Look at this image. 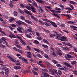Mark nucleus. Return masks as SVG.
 Returning a JSON list of instances; mask_svg holds the SVG:
<instances>
[{
  "mask_svg": "<svg viewBox=\"0 0 77 77\" xmlns=\"http://www.w3.org/2000/svg\"><path fill=\"white\" fill-rule=\"evenodd\" d=\"M49 72L51 73L53 75H54L55 77H59L58 74H57V71L56 70L54 69H50L49 70Z\"/></svg>",
  "mask_w": 77,
  "mask_h": 77,
  "instance_id": "1",
  "label": "nucleus"
},
{
  "mask_svg": "<svg viewBox=\"0 0 77 77\" xmlns=\"http://www.w3.org/2000/svg\"><path fill=\"white\" fill-rule=\"evenodd\" d=\"M50 11L51 12H52V13H53V15H54V16H55V17H57V18H60V17L59 16V15H58V14L55 13V11H56L53 10L51 9L50 10Z\"/></svg>",
  "mask_w": 77,
  "mask_h": 77,
  "instance_id": "2",
  "label": "nucleus"
},
{
  "mask_svg": "<svg viewBox=\"0 0 77 77\" xmlns=\"http://www.w3.org/2000/svg\"><path fill=\"white\" fill-rule=\"evenodd\" d=\"M54 48H53V47H51L50 48V51L51 53V54L52 55H53L54 56H55V53L54 52L55 51Z\"/></svg>",
  "mask_w": 77,
  "mask_h": 77,
  "instance_id": "3",
  "label": "nucleus"
},
{
  "mask_svg": "<svg viewBox=\"0 0 77 77\" xmlns=\"http://www.w3.org/2000/svg\"><path fill=\"white\" fill-rule=\"evenodd\" d=\"M16 23L17 24H19V25H21V24H23L24 25H26V23H24L23 22H22L21 21L19 20V21H16Z\"/></svg>",
  "mask_w": 77,
  "mask_h": 77,
  "instance_id": "4",
  "label": "nucleus"
},
{
  "mask_svg": "<svg viewBox=\"0 0 77 77\" xmlns=\"http://www.w3.org/2000/svg\"><path fill=\"white\" fill-rule=\"evenodd\" d=\"M60 40L62 41L65 42L66 41V38L64 36H62L60 37Z\"/></svg>",
  "mask_w": 77,
  "mask_h": 77,
  "instance_id": "5",
  "label": "nucleus"
},
{
  "mask_svg": "<svg viewBox=\"0 0 77 77\" xmlns=\"http://www.w3.org/2000/svg\"><path fill=\"white\" fill-rule=\"evenodd\" d=\"M63 63L65 66H67V67H69V68H72V67L70 64H69V63H66L65 62H63Z\"/></svg>",
  "mask_w": 77,
  "mask_h": 77,
  "instance_id": "6",
  "label": "nucleus"
},
{
  "mask_svg": "<svg viewBox=\"0 0 77 77\" xmlns=\"http://www.w3.org/2000/svg\"><path fill=\"white\" fill-rule=\"evenodd\" d=\"M17 30L20 33H23V31H22L23 30V29H22V28H21V27L20 26L18 27V28H17Z\"/></svg>",
  "mask_w": 77,
  "mask_h": 77,
  "instance_id": "7",
  "label": "nucleus"
},
{
  "mask_svg": "<svg viewBox=\"0 0 77 77\" xmlns=\"http://www.w3.org/2000/svg\"><path fill=\"white\" fill-rule=\"evenodd\" d=\"M27 56L28 57H29V58H31L32 57V55H31V54H31V53L30 52H27Z\"/></svg>",
  "mask_w": 77,
  "mask_h": 77,
  "instance_id": "8",
  "label": "nucleus"
},
{
  "mask_svg": "<svg viewBox=\"0 0 77 77\" xmlns=\"http://www.w3.org/2000/svg\"><path fill=\"white\" fill-rule=\"evenodd\" d=\"M23 12L25 13V14H27L28 15H32V14L29 12V11L27 10H23Z\"/></svg>",
  "mask_w": 77,
  "mask_h": 77,
  "instance_id": "9",
  "label": "nucleus"
},
{
  "mask_svg": "<svg viewBox=\"0 0 77 77\" xmlns=\"http://www.w3.org/2000/svg\"><path fill=\"white\" fill-rule=\"evenodd\" d=\"M42 74H43L44 77H50L49 75H48V74L47 73H45L44 72H43Z\"/></svg>",
  "mask_w": 77,
  "mask_h": 77,
  "instance_id": "10",
  "label": "nucleus"
},
{
  "mask_svg": "<svg viewBox=\"0 0 77 77\" xmlns=\"http://www.w3.org/2000/svg\"><path fill=\"white\" fill-rule=\"evenodd\" d=\"M51 23L54 27H57V26L54 22L51 21Z\"/></svg>",
  "mask_w": 77,
  "mask_h": 77,
  "instance_id": "11",
  "label": "nucleus"
},
{
  "mask_svg": "<svg viewBox=\"0 0 77 77\" xmlns=\"http://www.w3.org/2000/svg\"><path fill=\"white\" fill-rule=\"evenodd\" d=\"M64 44H65V45H69V46H70V47H73V45L69 43L64 42Z\"/></svg>",
  "mask_w": 77,
  "mask_h": 77,
  "instance_id": "12",
  "label": "nucleus"
},
{
  "mask_svg": "<svg viewBox=\"0 0 77 77\" xmlns=\"http://www.w3.org/2000/svg\"><path fill=\"white\" fill-rule=\"evenodd\" d=\"M64 44H65V45H69V46H70V47H73V45L69 43L64 42Z\"/></svg>",
  "mask_w": 77,
  "mask_h": 77,
  "instance_id": "13",
  "label": "nucleus"
},
{
  "mask_svg": "<svg viewBox=\"0 0 77 77\" xmlns=\"http://www.w3.org/2000/svg\"><path fill=\"white\" fill-rule=\"evenodd\" d=\"M66 56H67L68 57H69V58H70V59H72V58L75 59V57L72 56H71L69 54H67Z\"/></svg>",
  "mask_w": 77,
  "mask_h": 77,
  "instance_id": "14",
  "label": "nucleus"
},
{
  "mask_svg": "<svg viewBox=\"0 0 77 77\" xmlns=\"http://www.w3.org/2000/svg\"><path fill=\"white\" fill-rule=\"evenodd\" d=\"M32 4L33 6H35V7H37V6H38L36 2L34 1H33L32 2Z\"/></svg>",
  "mask_w": 77,
  "mask_h": 77,
  "instance_id": "15",
  "label": "nucleus"
},
{
  "mask_svg": "<svg viewBox=\"0 0 77 77\" xmlns=\"http://www.w3.org/2000/svg\"><path fill=\"white\" fill-rule=\"evenodd\" d=\"M70 27L72 28L73 30H76L77 29V27L76 26L73 25H70Z\"/></svg>",
  "mask_w": 77,
  "mask_h": 77,
  "instance_id": "16",
  "label": "nucleus"
},
{
  "mask_svg": "<svg viewBox=\"0 0 77 77\" xmlns=\"http://www.w3.org/2000/svg\"><path fill=\"white\" fill-rule=\"evenodd\" d=\"M31 11L32 12H34V13L36 12V11H35V8H34V7H33L32 6H31Z\"/></svg>",
  "mask_w": 77,
  "mask_h": 77,
  "instance_id": "17",
  "label": "nucleus"
},
{
  "mask_svg": "<svg viewBox=\"0 0 77 77\" xmlns=\"http://www.w3.org/2000/svg\"><path fill=\"white\" fill-rule=\"evenodd\" d=\"M9 69H6L5 71V74L6 75H8V74H9Z\"/></svg>",
  "mask_w": 77,
  "mask_h": 77,
  "instance_id": "18",
  "label": "nucleus"
},
{
  "mask_svg": "<svg viewBox=\"0 0 77 77\" xmlns=\"http://www.w3.org/2000/svg\"><path fill=\"white\" fill-rule=\"evenodd\" d=\"M21 68V67L19 66H16L14 67V69H19Z\"/></svg>",
  "mask_w": 77,
  "mask_h": 77,
  "instance_id": "19",
  "label": "nucleus"
},
{
  "mask_svg": "<svg viewBox=\"0 0 77 77\" xmlns=\"http://www.w3.org/2000/svg\"><path fill=\"white\" fill-rule=\"evenodd\" d=\"M55 49H56L57 51V53H59V52H61V50H60V49L59 48H55Z\"/></svg>",
  "mask_w": 77,
  "mask_h": 77,
  "instance_id": "20",
  "label": "nucleus"
},
{
  "mask_svg": "<svg viewBox=\"0 0 77 77\" xmlns=\"http://www.w3.org/2000/svg\"><path fill=\"white\" fill-rule=\"evenodd\" d=\"M25 21L28 24H32V22L30 21V20H25Z\"/></svg>",
  "mask_w": 77,
  "mask_h": 77,
  "instance_id": "21",
  "label": "nucleus"
},
{
  "mask_svg": "<svg viewBox=\"0 0 77 77\" xmlns=\"http://www.w3.org/2000/svg\"><path fill=\"white\" fill-rule=\"evenodd\" d=\"M44 24L45 25L48 26H51L50 23L47 22H45Z\"/></svg>",
  "mask_w": 77,
  "mask_h": 77,
  "instance_id": "22",
  "label": "nucleus"
},
{
  "mask_svg": "<svg viewBox=\"0 0 77 77\" xmlns=\"http://www.w3.org/2000/svg\"><path fill=\"white\" fill-rule=\"evenodd\" d=\"M28 32H30V33H31V32H32V28L31 27H29V29H28Z\"/></svg>",
  "mask_w": 77,
  "mask_h": 77,
  "instance_id": "23",
  "label": "nucleus"
},
{
  "mask_svg": "<svg viewBox=\"0 0 77 77\" xmlns=\"http://www.w3.org/2000/svg\"><path fill=\"white\" fill-rule=\"evenodd\" d=\"M44 56H45V58H46L48 60H50V58H49V57H48V56L46 54H45Z\"/></svg>",
  "mask_w": 77,
  "mask_h": 77,
  "instance_id": "24",
  "label": "nucleus"
},
{
  "mask_svg": "<svg viewBox=\"0 0 77 77\" xmlns=\"http://www.w3.org/2000/svg\"><path fill=\"white\" fill-rule=\"evenodd\" d=\"M10 59L11 60V61H12V62H15L16 61L15 59H14V58L12 57H11Z\"/></svg>",
  "mask_w": 77,
  "mask_h": 77,
  "instance_id": "25",
  "label": "nucleus"
},
{
  "mask_svg": "<svg viewBox=\"0 0 77 77\" xmlns=\"http://www.w3.org/2000/svg\"><path fill=\"white\" fill-rule=\"evenodd\" d=\"M20 42L22 44H24V45H26V42H25L21 39L20 40Z\"/></svg>",
  "mask_w": 77,
  "mask_h": 77,
  "instance_id": "26",
  "label": "nucleus"
},
{
  "mask_svg": "<svg viewBox=\"0 0 77 77\" xmlns=\"http://www.w3.org/2000/svg\"><path fill=\"white\" fill-rule=\"evenodd\" d=\"M39 7L41 12H43V11H44V8H43L42 7L39 6Z\"/></svg>",
  "mask_w": 77,
  "mask_h": 77,
  "instance_id": "27",
  "label": "nucleus"
},
{
  "mask_svg": "<svg viewBox=\"0 0 77 77\" xmlns=\"http://www.w3.org/2000/svg\"><path fill=\"white\" fill-rule=\"evenodd\" d=\"M43 41L45 43H46V44H49V42H48V41L45 39H43Z\"/></svg>",
  "mask_w": 77,
  "mask_h": 77,
  "instance_id": "28",
  "label": "nucleus"
},
{
  "mask_svg": "<svg viewBox=\"0 0 77 77\" xmlns=\"http://www.w3.org/2000/svg\"><path fill=\"white\" fill-rule=\"evenodd\" d=\"M26 37H27V38H30V39H32V36L30 35H28L27 34L26 35Z\"/></svg>",
  "mask_w": 77,
  "mask_h": 77,
  "instance_id": "29",
  "label": "nucleus"
},
{
  "mask_svg": "<svg viewBox=\"0 0 77 77\" xmlns=\"http://www.w3.org/2000/svg\"><path fill=\"white\" fill-rule=\"evenodd\" d=\"M26 8L28 10H30L31 9V7L29 6V5H27L26 6Z\"/></svg>",
  "mask_w": 77,
  "mask_h": 77,
  "instance_id": "30",
  "label": "nucleus"
},
{
  "mask_svg": "<svg viewBox=\"0 0 77 77\" xmlns=\"http://www.w3.org/2000/svg\"><path fill=\"white\" fill-rule=\"evenodd\" d=\"M52 61L53 63H55V64H57V63H58L57 62L54 60H52Z\"/></svg>",
  "mask_w": 77,
  "mask_h": 77,
  "instance_id": "31",
  "label": "nucleus"
},
{
  "mask_svg": "<svg viewBox=\"0 0 77 77\" xmlns=\"http://www.w3.org/2000/svg\"><path fill=\"white\" fill-rule=\"evenodd\" d=\"M42 46L44 48H48V46L47 45H43Z\"/></svg>",
  "mask_w": 77,
  "mask_h": 77,
  "instance_id": "32",
  "label": "nucleus"
},
{
  "mask_svg": "<svg viewBox=\"0 0 77 77\" xmlns=\"http://www.w3.org/2000/svg\"><path fill=\"white\" fill-rule=\"evenodd\" d=\"M45 8H47L48 9H50V10H51V9H52L51 8V7H50V6H45Z\"/></svg>",
  "mask_w": 77,
  "mask_h": 77,
  "instance_id": "33",
  "label": "nucleus"
},
{
  "mask_svg": "<svg viewBox=\"0 0 77 77\" xmlns=\"http://www.w3.org/2000/svg\"><path fill=\"white\" fill-rule=\"evenodd\" d=\"M38 3H40L42 4H44V2L41 0H38Z\"/></svg>",
  "mask_w": 77,
  "mask_h": 77,
  "instance_id": "34",
  "label": "nucleus"
},
{
  "mask_svg": "<svg viewBox=\"0 0 77 77\" xmlns=\"http://www.w3.org/2000/svg\"><path fill=\"white\" fill-rule=\"evenodd\" d=\"M14 15L15 16V17H17L18 15V13H17V12L14 11Z\"/></svg>",
  "mask_w": 77,
  "mask_h": 77,
  "instance_id": "35",
  "label": "nucleus"
},
{
  "mask_svg": "<svg viewBox=\"0 0 77 77\" xmlns=\"http://www.w3.org/2000/svg\"><path fill=\"white\" fill-rule=\"evenodd\" d=\"M14 42L15 44H17V45L19 44V42H18V40L17 39L15 40Z\"/></svg>",
  "mask_w": 77,
  "mask_h": 77,
  "instance_id": "36",
  "label": "nucleus"
},
{
  "mask_svg": "<svg viewBox=\"0 0 77 77\" xmlns=\"http://www.w3.org/2000/svg\"><path fill=\"white\" fill-rule=\"evenodd\" d=\"M23 62H24L26 63H28L27 62V59H25L24 58V59H23Z\"/></svg>",
  "mask_w": 77,
  "mask_h": 77,
  "instance_id": "37",
  "label": "nucleus"
},
{
  "mask_svg": "<svg viewBox=\"0 0 77 77\" xmlns=\"http://www.w3.org/2000/svg\"><path fill=\"white\" fill-rule=\"evenodd\" d=\"M34 42L35 44H39V43L37 40H34Z\"/></svg>",
  "mask_w": 77,
  "mask_h": 77,
  "instance_id": "38",
  "label": "nucleus"
},
{
  "mask_svg": "<svg viewBox=\"0 0 77 77\" xmlns=\"http://www.w3.org/2000/svg\"><path fill=\"white\" fill-rule=\"evenodd\" d=\"M58 73L60 75H61L62 74V72L60 70H58Z\"/></svg>",
  "mask_w": 77,
  "mask_h": 77,
  "instance_id": "39",
  "label": "nucleus"
},
{
  "mask_svg": "<svg viewBox=\"0 0 77 77\" xmlns=\"http://www.w3.org/2000/svg\"><path fill=\"white\" fill-rule=\"evenodd\" d=\"M70 3L72 4H73L74 5H76V3L75 2H74L72 1H69Z\"/></svg>",
  "mask_w": 77,
  "mask_h": 77,
  "instance_id": "40",
  "label": "nucleus"
},
{
  "mask_svg": "<svg viewBox=\"0 0 77 77\" xmlns=\"http://www.w3.org/2000/svg\"><path fill=\"white\" fill-rule=\"evenodd\" d=\"M32 72L35 75H38V73L34 71H32Z\"/></svg>",
  "mask_w": 77,
  "mask_h": 77,
  "instance_id": "41",
  "label": "nucleus"
},
{
  "mask_svg": "<svg viewBox=\"0 0 77 77\" xmlns=\"http://www.w3.org/2000/svg\"><path fill=\"white\" fill-rule=\"evenodd\" d=\"M39 21L40 22V23H41V24H42V25H44V22L42 21L41 20H39Z\"/></svg>",
  "mask_w": 77,
  "mask_h": 77,
  "instance_id": "42",
  "label": "nucleus"
},
{
  "mask_svg": "<svg viewBox=\"0 0 77 77\" xmlns=\"http://www.w3.org/2000/svg\"><path fill=\"white\" fill-rule=\"evenodd\" d=\"M56 66L57 67H58L59 68H61L62 66L59 64H57Z\"/></svg>",
  "mask_w": 77,
  "mask_h": 77,
  "instance_id": "43",
  "label": "nucleus"
},
{
  "mask_svg": "<svg viewBox=\"0 0 77 77\" xmlns=\"http://www.w3.org/2000/svg\"><path fill=\"white\" fill-rule=\"evenodd\" d=\"M38 65H40V66H42V67H43V68H45V65L42 64H40L39 63H38Z\"/></svg>",
  "mask_w": 77,
  "mask_h": 77,
  "instance_id": "44",
  "label": "nucleus"
},
{
  "mask_svg": "<svg viewBox=\"0 0 77 77\" xmlns=\"http://www.w3.org/2000/svg\"><path fill=\"white\" fill-rule=\"evenodd\" d=\"M54 36H55V35H54V34H53L50 35L49 36H50V38H53V37H54Z\"/></svg>",
  "mask_w": 77,
  "mask_h": 77,
  "instance_id": "45",
  "label": "nucleus"
},
{
  "mask_svg": "<svg viewBox=\"0 0 77 77\" xmlns=\"http://www.w3.org/2000/svg\"><path fill=\"white\" fill-rule=\"evenodd\" d=\"M17 51L19 52V53H21V54H23V51L21 50L18 49Z\"/></svg>",
  "mask_w": 77,
  "mask_h": 77,
  "instance_id": "46",
  "label": "nucleus"
},
{
  "mask_svg": "<svg viewBox=\"0 0 77 77\" xmlns=\"http://www.w3.org/2000/svg\"><path fill=\"white\" fill-rule=\"evenodd\" d=\"M76 63V61H73L71 62V64H72V65H74Z\"/></svg>",
  "mask_w": 77,
  "mask_h": 77,
  "instance_id": "47",
  "label": "nucleus"
},
{
  "mask_svg": "<svg viewBox=\"0 0 77 77\" xmlns=\"http://www.w3.org/2000/svg\"><path fill=\"white\" fill-rule=\"evenodd\" d=\"M63 50H69V48H68L67 47H64L63 48Z\"/></svg>",
  "mask_w": 77,
  "mask_h": 77,
  "instance_id": "48",
  "label": "nucleus"
},
{
  "mask_svg": "<svg viewBox=\"0 0 77 77\" xmlns=\"http://www.w3.org/2000/svg\"><path fill=\"white\" fill-rule=\"evenodd\" d=\"M20 18L22 20H25V17H24L23 16H21Z\"/></svg>",
  "mask_w": 77,
  "mask_h": 77,
  "instance_id": "49",
  "label": "nucleus"
},
{
  "mask_svg": "<svg viewBox=\"0 0 77 77\" xmlns=\"http://www.w3.org/2000/svg\"><path fill=\"white\" fill-rule=\"evenodd\" d=\"M10 34H11V35L12 36V38H16V36H15V35H14L11 33Z\"/></svg>",
  "mask_w": 77,
  "mask_h": 77,
  "instance_id": "50",
  "label": "nucleus"
},
{
  "mask_svg": "<svg viewBox=\"0 0 77 77\" xmlns=\"http://www.w3.org/2000/svg\"><path fill=\"white\" fill-rule=\"evenodd\" d=\"M14 20V18L13 17H11V19L9 20V21H10V22H12Z\"/></svg>",
  "mask_w": 77,
  "mask_h": 77,
  "instance_id": "51",
  "label": "nucleus"
},
{
  "mask_svg": "<svg viewBox=\"0 0 77 77\" xmlns=\"http://www.w3.org/2000/svg\"><path fill=\"white\" fill-rule=\"evenodd\" d=\"M1 39L2 40V41H6V38H5L4 37L2 38Z\"/></svg>",
  "mask_w": 77,
  "mask_h": 77,
  "instance_id": "52",
  "label": "nucleus"
},
{
  "mask_svg": "<svg viewBox=\"0 0 77 77\" xmlns=\"http://www.w3.org/2000/svg\"><path fill=\"white\" fill-rule=\"evenodd\" d=\"M13 50H15V51H18V49H17V48H16V47H14L13 48Z\"/></svg>",
  "mask_w": 77,
  "mask_h": 77,
  "instance_id": "53",
  "label": "nucleus"
},
{
  "mask_svg": "<svg viewBox=\"0 0 77 77\" xmlns=\"http://www.w3.org/2000/svg\"><path fill=\"white\" fill-rule=\"evenodd\" d=\"M69 6L71 8H72V9H74V6H73L72 5H69Z\"/></svg>",
  "mask_w": 77,
  "mask_h": 77,
  "instance_id": "54",
  "label": "nucleus"
},
{
  "mask_svg": "<svg viewBox=\"0 0 77 77\" xmlns=\"http://www.w3.org/2000/svg\"><path fill=\"white\" fill-rule=\"evenodd\" d=\"M0 32L1 33H2V34H3V35H6V33H5V32H4V31L0 30Z\"/></svg>",
  "mask_w": 77,
  "mask_h": 77,
  "instance_id": "55",
  "label": "nucleus"
},
{
  "mask_svg": "<svg viewBox=\"0 0 77 77\" xmlns=\"http://www.w3.org/2000/svg\"><path fill=\"white\" fill-rule=\"evenodd\" d=\"M11 26H12V27H17L16 25L14 24H11Z\"/></svg>",
  "mask_w": 77,
  "mask_h": 77,
  "instance_id": "56",
  "label": "nucleus"
},
{
  "mask_svg": "<svg viewBox=\"0 0 77 77\" xmlns=\"http://www.w3.org/2000/svg\"><path fill=\"white\" fill-rule=\"evenodd\" d=\"M68 23H70V24H74L75 23V22L73 21L72 22V21H69L68 22Z\"/></svg>",
  "mask_w": 77,
  "mask_h": 77,
  "instance_id": "57",
  "label": "nucleus"
},
{
  "mask_svg": "<svg viewBox=\"0 0 77 77\" xmlns=\"http://www.w3.org/2000/svg\"><path fill=\"white\" fill-rule=\"evenodd\" d=\"M37 39L38 40H39V41H41V40H42V38L40 37H38L37 38Z\"/></svg>",
  "mask_w": 77,
  "mask_h": 77,
  "instance_id": "58",
  "label": "nucleus"
},
{
  "mask_svg": "<svg viewBox=\"0 0 77 77\" xmlns=\"http://www.w3.org/2000/svg\"><path fill=\"white\" fill-rule=\"evenodd\" d=\"M44 31L46 32H47V33H50V31L48 30H46V29H44Z\"/></svg>",
  "mask_w": 77,
  "mask_h": 77,
  "instance_id": "59",
  "label": "nucleus"
},
{
  "mask_svg": "<svg viewBox=\"0 0 77 77\" xmlns=\"http://www.w3.org/2000/svg\"><path fill=\"white\" fill-rule=\"evenodd\" d=\"M16 46L17 48H19V49H21V47L19 45H16Z\"/></svg>",
  "mask_w": 77,
  "mask_h": 77,
  "instance_id": "60",
  "label": "nucleus"
},
{
  "mask_svg": "<svg viewBox=\"0 0 77 77\" xmlns=\"http://www.w3.org/2000/svg\"><path fill=\"white\" fill-rule=\"evenodd\" d=\"M11 30H14V28L11 26H9L8 27Z\"/></svg>",
  "mask_w": 77,
  "mask_h": 77,
  "instance_id": "61",
  "label": "nucleus"
},
{
  "mask_svg": "<svg viewBox=\"0 0 77 77\" xmlns=\"http://www.w3.org/2000/svg\"><path fill=\"white\" fill-rule=\"evenodd\" d=\"M19 12H20V13L21 14H24V12L20 10H19Z\"/></svg>",
  "mask_w": 77,
  "mask_h": 77,
  "instance_id": "62",
  "label": "nucleus"
},
{
  "mask_svg": "<svg viewBox=\"0 0 77 77\" xmlns=\"http://www.w3.org/2000/svg\"><path fill=\"white\" fill-rule=\"evenodd\" d=\"M37 56L40 58H42V56L40 54H38Z\"/></svg>",
  "mask_w": 77,
  "mask_h": 77,
  "instance_id": "63",
  "label": "nucleus"
},
{
  "mask_svg": "<svg viewBox=\"0 0 77 77\" xmlns=\"http://www.w3.org/2000/svg\"><path fill=\"white\" fill-rule=\"evenodd\" d=\"M74 73L75 75H77V72L76 70H75L74 71Z\"/></svg>",
  "mask_w": 77,
  "mask_h": 77,
  "instance_id": "64",
  "label": "nucleus"
}]
</instances>
